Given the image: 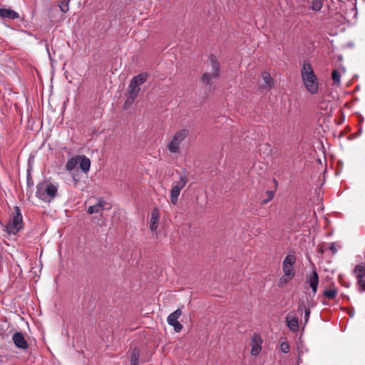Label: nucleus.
Returning <instances> with one entry per match:
<instances>
[{"instance_id":"obj_16","label":"nucleus","mask_w":365,"mask_h":365,"mask_svg":"<svg viewBox=\"0 0 365 365\" xmlns=\"http://www.w3.org/2000/svg\"><path fill=\"white\" fill-rule=\"evenodd\" d=\"M180 314H181L180 309H176L175 311H174L173 312L170 314L169 316L168 317V319H167L168 323L170 325H172V324H175V322H178V319L180 317Z\"/></svg>"},{"instance_id":"obj_33","label":"nucleus","mask_w":365,"mask_h":365,"mask_svg":"<svg viewBox=\"0 0 365 365\" xmlns=\"http://www.w3.org/2000/svg\"><path fill=\"white\" fill-rule=\"evenodd\" d=\"M297 350L298 351V361L300 359L301 354L302 353V350L304 348V344H297Z\"/></svg>"},{"instance_id":"obj_1","label":"nucleus","mask_w":365,"mask_h":365,"mask_svg":"<svg viewBox=\"0 0 365 365\" xmlns=\"http://www.w3.org/2000/svg\"><path fill=\"white\" fill-rule=\"evenodd\" d=\"M301 77L305 88L309 93L314 95L318 93L319 80L308 61H304L303 62Z\"/></svg>"},{"instance_id":"obj_2","label":"nucleus","mask_w":365,"mask_h":365,"mask_svg":"<svg viewBox=\"0 0 365 365\" xmlns=\"http://www.w3.org/2000/svg\"><path fill=\"white\" fill-rule=\"evenodd\" d=\"M130 365H140L149 361L153 355V351L145 344L130 346L128 352Z\"/></svg>"},{"instance_id":"obj_19","label":"nucleus","mask_w":365,"mask_h":365,"mask_svg":"<svg viewBox=\"0 0 365 365\" xmlns=\"http://www.w3.org/2000/svg\"><path fill=\"white\" fill-rule=\"evenodd\" d=\"M148 77V74L146 73H141L132 78V81L138 83V86L143 84Z\"/></svg>"},{"instance_id":"obj_8","label":"nucleus","mask_w":365,"mask_h":365,"mask_svg":"<svg viewBox=\"0 0 365 365\" xmlns=\"http://www.w3.org/2000/svg\"><path fill=\"white\" fill-rule=\"evenodd\" d=\"M140 90V86L137 83L130 81L128 86V96L125 104H131L138 97Z\"/></svg>"},{"instance_id":"obj_25","label":"nucleus","mask_w":365,"mask_h":365,"mask_svg":"<svg viewBox=\"0 0 365 365\" xmlns=\"http://www.w3.org/2000/svg\"><path fill=\"white\" fill-rule=\"evenodd\" d=\"M322 7V2L321 0H312L311 9L315 11H319Z\"/></svg>"},{"instance_id":"obj_36","label":"nucleus","mask_w":365,"mask_h":365,"mask_svg":"<svg viewBox=\"0 0 365 365\" xmlns=\"http://www.w3.org/2000/svg\"><path fill=\"white\" fill-rule=\"evenodd\" d=\"M292 279H289V277H283L282 278L280 279L279 280V284L282 285V284H285L287 283H288Z\"/></svg>"},{"instance_id":"obj_23","label":"nucleus","mask_w":365,"mask_h":365,"mask_svg":"<svg viewBox=\"0 0 365 365\" xmlns=\"http://www.w3.org/2000/svg\"><path fill=\"white\" fill-rule=\"evenodd\" d=\"M13 342H26L21 331H16L12 335Z\"/></svg>"},{"instance_id":"obj_40","label":"nucleus","mask_w":365,"mask_h":365,"mask_svg":"<svg viewBox=\"0 0 365 365\" xmlns=\"http://www.w3.org/2000/svg\"><path fill=\"white\" fill-rule=\"evenodd\" d=\"M363 120H364V118H363V117H361V116H360V120H359V121H360V122H362Z\"/></svg>"},{"instance_id":"obj_3","label":"nucleus","mask_w":365,"mask_h":365,"mask_svg":"<svg viewBox=\"0 0 365 365\" xmlns=\"http://www.w3.org/2000/svg\"><path fill=\"white\" fill-rule=\"evenodd\" d=\"M58 190V184L43 181L36 186V196L44 202H51L57 195Z\"/></svg>"},{"instance_id":"obj_21","label":"nucleus","mask_w":365,"mask_h":365,"mask_svg":"<svg viewBox=\"0 0 365 365\" xmlns=\"http://www.w3.org/2000/svg\"><path fill=\"white\" fill-rule=\"evenodd\" d=\"M70 0H59L58 6L63 13H66L69 10Z\"/></svg>"},{"instance_id":"obj_10","label":"nucleus","mask_w":365,"mask_h":365,"mask_svg":"<svg viewBox=\"0 0 365 365\" xmlns=\"http://www.w3.org/2000/svg\"><path fill=\"white\" fill-rule=\"evenodd\" d=\"M160 219V212L157 208L153 209L151 211V217L150 220V229L152 232L156 231L158 227Z\"/></svg>"},{"instance_id":"obj_28","label":"nucleus","mask_w":365,"mask_h":365,"mask_svg":"<svg viewBox=\"0 0 365 365\" xmlns=\"http://www.w3.org/2000/svg\"><path fill=\"white\" fill-rule=\"evenodd\" d=\"M267 200H262L261 204L262 205H266L268 202H269L271 200H272L274 192L272 190L267 191Z\"/></svg>"},{"instance_id":"obj_6","label":"nucleus","mask_w":365,"mask_h":365,"mask_svg":"<svg viewBox=\"0 0 365 365\" xmlns=\"http://www.w3.org/2000/svg\"><path fill=\"white\" fill-rule=\"evenodd\" d=\"M189 130L182 129L177 132L170 140L168 144V150L172 153H177L180 151V145L187 138Z\"/></svg>"},{"instance_id":"obj_11","label":"nucleus","mask_w":365,"mask_h":365,"mask_svg":"<svg viewBox=\"0 0 365 365\" xmlns=\"http://www.w3.org/2000/svg\"><path fill=\"white\" fill-rule=\"evenodd\" d=\"M105 205V200L103 199H99L96 204L89 206L88 207L87 212L89 215H93L94 213H101L102 211L104 210Z\"/></svg>"},{"instance_id":"obj_37","label":"nucleus","mask_w":365,"mask_h":365,"mask_svg":"<svg viewBox=\"0 0 365 365\" xmlns=\"http://www.w3.org/2000/svg\"><path fill=\"white\" fill-rule=\"evenodd\" d=\"M309 315H310V310L309 309H304V319H305V322L308 321Z\"/></svg>"},{"instance_id":"obj_24","label":"nucleus","mask_w":365,"mask_h":365,"mask_svg":"<svg viewBox=\"0 0 365 365\" xmlns=\"http://www.w3.org/2000/svg\"><path fill=\"white\" fill-rule=\"evenodd\" d=\"M188 181V178L186 175H180V180L175 184L173 185L175 187H178L180 190L186 185Z\"/></svg>"},{"instance_id":"obj_14","label":"nucleus","mask_w":365,"mask_h":365,"mask_svg":"<svg viewBox=\"0 0 365 365\" xmlns=\"http://www.w3.org/2000/svg\"><path fill=\"white\" fill-rule=\"evenodd\" d=\"M287 325L293 331H297L299 329L298 319L292 315H287L286 317Z\"/></svg>"},{"instance_id":"obj_9","label":"nucleus","mask_w":365,"mask_h":365,"mask_svg":"<svg viewBox=\"0 0 365 365\" xmlns=\"http://www.w3.org/2000/svg\"><path fill=\"white\" fill-rule=\"evenodd\" d=\"M307 282L312 290L313 296H314L317 292L319 284V276L316 270H314L312 273L307 277Z\"/></svg>"},{"instance_id":"obj_34","label":"nucleus","mask_w":365,"mask_h":365,"mask_svg":"<svg viewBox=\"0 0 365 365\" xmlns=\"http://www.w3.org/2000/svg\"><path fill=\"white\" fill-rule=\"evenodd\" d=\"M329 250L333 254H335L337 252L336 244L335 242H331L329 245Z\"/></svg>"},{"instance_id":"obj_30","label":"nucleus","mask_w":365,"mask_h":365,"mask_svg":"<svg viewBox=\"0 0 365 365\" xmlns=\"http://www.w3.org/2000/svg\"><path fill=\"white\" fill-rule=\"evenodd\" d=\"M281 350L284 353H288L290 350L289 344H280Z\"/></svg>"},{"instance_id":"obj_32","label":"nucleus","mask_w":365,"mask_h":365,"mask_svg":"<svg viewBox=\"0 0 365 365\" xmlns=\"http://www.w3.org/2000/svg\"><path fill=\"white\" fill-rule=\"evenodd\" d=\"M358 284L359 285V292H365V281L363 279H361V280L358 279Z\"/></svg>"},{"instance_id":"obj_27","label":"nucleus","mask_w":365,"mask_h":365,"mask_svg":"<svg viewBox=\"0 0 365 365\" xmlns=\"http://www.w3.org/2000/svg\"><path fill=\"white\" fill-rule=\"evenodd\" d=\"M261 350H262L261 344H253V346H252V348L251 350V354L253 356H257L260 353Z\"/></svg>"},{"instance_id":"obj_29","label":"nucleus","mask_w":365,"mask_h":365,"mask_svg":"<svg viewBox=\"0 0 365 365\" xmlns=\"http://www.w3.org/2000/svg\"><path fill=\"white\" fill-rule=\"evenodd\" d=\"M262 78L264 81V83L267 85V86H270L271 84V81H272V78L270 77L269 74L268 73H262Z\"/></svg>"},{"instance_id":"obj_7","label":"nucleus","mask_w":365,"mask_h":365,"mask_svg":"<svg viewBox=\"0 0 365 365\" xmlns=\"http://www.w3.org/2000/svg\"><path fill=\"white\" fill-rule=\"evenodd\" d=\"M296 262V257L293 255H287L282 262V269L284 277L292 279L295 275L294 264Z\"/></svg>"},{"instance_id":"obj_35","label":"nucleus","mask_w":365,"mask_h":365,"mask_svg":"<svg viewBox=\"0 0 365 365\" xmlns=\"http://www.w3.org/2000/svg\"><path fill=\"white\" fill-rule=\"evenodd\" d=\"M16 348L21 349H27L29 348V344H14Z\"/></svg>"},{"instance_id":"obj_26","label":"nucleus","mask_w":365,"mask_h":365,"mask_svg":"<svg viewBox=\"0 0 365 365\" xmlns=\"http://www.w3.org/2000/svg\"><path fill=\"white\" fill-rule=\"evenodd\" d=\"M31 166L29 165L26 175V183L28 187H32L34 185V182L31 174Z\"/></svg>"},{"instance_id":"obj_5","label":"nucleus","mask_w":365,"mask_h":365,"mask_svg":"<svg viewBox=\"0 0 365 365\" xmlns=\"http://www.w3.org/2000/svg\"><path fill=\"white\" fill-rule=\"evenodd\" d=\"M210 63V71L205 72L202 76V82L206 85H210L211 81L217 79L220 75V63L216 56L211 54L209 56Z\"/></svg>"},{"instance_id":"obj_15","label":"nucleus","mask_w":365,"mask_h":365,"mask_svg":"<svg viewBox=\"0 0 365 365\" xmlns=\"http://www.w3.org/2000/svg\"><path fill=\"white\" fill-rule=\"evenodd\" d=\"M78 155L68 159L66 163V169L68 172L73 171L78 165Z\"/></svg>"},{"instance_id":"obj_20","label":"nucleus","mask_w":365,"mask_h":365,"mask_svg":"<svg viewBox=\"0 0 365 365\" xmlns=\"http://www.w3.org/2000/svg\"><path fill=\"white\" fill-rule=\"evenodd\" d=\"M337 289L336 288H331L325 289L323 292V295L329 299H333L336 297Z\"/></svg>"},{"instance_id":"obj_17","label":"nucleus","mask_w":365,"mask_h":365,"mask_svg":"<svg viewBox=\"0 0 365 365\" xmlns=\"http://www.w3.org/2000/svg\"><path fill=\"white\" fill-rule=\"evenodd\" d=\"M356 277L358 279L361 280L365 276V264H360L356 265L354 270Z\"/></svg>"},{"instance_id":"obj_39","label":"nucleus","mask_w":365,"mask_h":365,"mask_svg":"<svg viewBox=\"0 0 365 365\" xmlns=\"http://www.w3.org/2000/svg\"><path fill=\"white\" fill-rule=\"evenodd\" d=\"M342 285L345 286V287H349V284H346V283H341Z\"/></svg>"},{"instance_id":"obj_22","label":"nucleus","mask_w":365,"mask_h":365,"mask_svg":"<svg viewBox=\"0 0 365 365\" xmlns=\"http://www.w3.org/2000/svg\"><path fill=\"white\" fill-rule=\"evenodd\" d=\"M341 74L337 69H334L331 72V79L333 85H339L340 83Z\"/></svg>"},{"instance_id":"obj_13","label":"nucleus","mask_w":365,"mask_h":365,"mask_svg":"<svg viewBox=\"0 0 365 365\" xmlns=\"http://www.w3.org/2000/svg\"><path fill=\"white\" fill-rule=\"evenodd\" d=\"M79 158V166L81 170L85 174H87L90 170L91 168V160L88 158L85 155H78Z\"/></svg>"},{"instance_id":"obj_31","label":"nucleus","mask_w":365,"mask_h":365,"mask_svg":"<svg viewBox=\"0 0 365 365\" xmlns=\"http://www.w3.org/2000/svg\"><path fill=\"white\" fill-rule=\"evenodd\" d=\"M171 326L173 327L174 330L176 332H180L182 329V325L179 322H175V324H172Z\"/></svg>"},{"instance_id":"obj_12","label":"nucleus","mask_w":365,"mask_h":365,"mask_svg":"<svg viewBox=\"0 0 365 365\" xmlns=\"http://www.w3.org/2000/svg\"><path fill=\"white\" fill-rule=\"evenodd\" d=\"M0 17L14 20L19 19V14L13 9L0 8Z\"/></svg>"},{"instance_id":"obj_4","label":"nucleus","mask_w":365,"mask_h":365,"mask_svg":"<svg viewBox=\"0 0 365 365\" xmlns=\"http://www.w3.org/2000/svg\"><path fill=\"white\" fill-rule=\"evenodd\" d=\"M14 211L11 220L6 226V230L9 235H16L23 228V219L20 208L15 206Z\"/></svg>"},{"instance_id":"obj_18","label":"nucleus","mask_w":365,"mask_h":365,"mask_svg":"<svg viewBox=\"0 0 365 365\" xmlns=\"http://www.w3.org/2000/svg\"><path fill=\"white\" fill-rule=\"evenodd\" d=\"M180 191L178 187L173 185L170 191V202L172 204L175 205L177 203Z\"/></svg>"},{"instance_id":"obj_38","label":"nucleus","mask_w":365,"mask_h":365,"mask_svg":"<svg viewBox=\"0 0 365 365\" xmlns=\"http://www.w3.org/2000/svg\"><path fill=\"white\" fill-rule=\"evenodd\" d=\"M251 342H253V343H255V342H262V340L261 339V338L259 336L255 335L252 339Z\"/></svg>"}]
</instances>
